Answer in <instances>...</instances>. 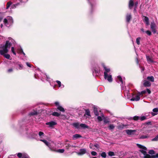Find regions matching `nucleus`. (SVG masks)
<instances>
[{
	"mask_svg": "<svg viewBox=\"0 0 158 158\" xmlns=\"http://www.w3.org/2000/svg\"><path fill=\"white\" fill-rule=\"evenodd\" d=\"M12 45V44L9 41H6L5 44H1L0 45V48L2 50H0V52L2 54H3V52H8V49H9Z\"/></svg>",
	"mask_w": 158,
	"mask_h": 158,
	"instance_id": "obj_1",
	"label": "nucleus"
},
{
	"mask_svg": "<svg viewBox=\"0 0 158 158\" xmlns=\"http://www.w3.org/2000/svg\"><path fill=\"white\" fill-rule=\"evenodd\" d=\"M76 128L79 129L80 127L83 129L89 128V127L85 124L81 123L80 124L79 123H73L72 124Z\"/></svg>",
	"mask_w": 158,
	"mask_h": 158,
	"instance_id": "obj_2",
	"label": "nucleus"
},
{
	"mask_svg": "<svg viewBox=\"0 0 158 158\" xmlns=\"http://www.w3.org/2000/svg\"><path fill=\"white\" fill-rule=\"evenodd\" d=\"M102 65L103 68L104 70H105V71L104 72V78H106L108 75V73H109L110 70V68H107L106 66L104 63H102Z\"/></svg>",
	"mask_w": 158,
	"mask_h": 158,
	"instance_id": "obj_3",
	"label": "nucleus"
},
{
	"mask_svg": "<svg viewBox=\"0 0 158 158\" xmlns=\"http://www.w3.org/2000/svg\"><path fill=\"white\" fill-rule=\"evenodd\" d=\"M40 141L44 142L46 145H47L49 148L50 150L51 151H55L54 150V147H52L51 145V143L47 142L46 140L45 139H41Z\"/></svg>",
	"mask_w": 158,
	"mask_h": 158,
	"instance_id": "obj_4",
	"label": "nucleus"
},
{
	"mask_svg": "<svg viewBox=\"0 0 158 158\" xmlns=\"http://www.w3.org/2000/svg\"><path fill=\"white\" fill-rule=\"evenodd\" d=\"M151 28L152 31L154 34L156 33V25L154 22L151 23Z\"/></svg>",
	"mask_w": 158,
	"mask_h": 158,
	"instance_id": "obj_5",
	"label": "nucleus"
},
{
	"mask_svg": "<svg viewBox=\"0 0 158 158\" xmlns=\"http://www.w3.org/2000/svg\"><path fill=\"white\" fill-rule=\"evenodd\" d=\"M132 18V16L131 13H128L126 15V21L127 23H129Z\"/></svg>",
	"mask_w": 158,
	"mask_h": 158,
	"instance_id": "obj_6",
	"label": "nucleus"
},
{
	"mask_svg": "<svg viewBox=\"0 0 158 158\" xmlns=\"http://www.w3.org/2000/svg\"><path fill=\"white\" fill-rule=\"evenodd\" d=\"M143 85L145 87H148L151 86V83L148 81L144 80Z\"/></svg>",
	"mask_w": 158,
	"mask_h": 158,
	"instance_id": "obj_7",
	"label": "nucleus"
},
{
	"mask_svg": "<svg viewBox=\"0 0 158 158\" xmlns=\"http://www.w3.org/2000/svg\"><path fill=\"white\" fill-rule=\"evenodd\" d=\"M134 0H129L128 3V7L130 9H131L134 6Z\"/></svg>",
	"mask_w": 158,
	"mask_h": 158,
	"instance_id": "obj_8",
	"label": "nucleus"
},
{
	"mask_svg": "<svg viewBox=\"0 0 158 158\" xmlns=\"http://www.w3.org/2000/svg\"><path fill=\"white\" fill-rule=\"evenodd\" d=\"M3 54H2L1 52H0V54L3 56L4 57L7 59L11 60V58L10 59V55L8 54H6L7 52H3Z\"/></svg>",
	"mask_w": 158,
	"mask_h": 158,
	"instance_id": "obj_9",
	"label": "nucleus"
},
{
	"mask_svg": "<svg viewBox=\"0 0 158 158\" xmlns=\"http://www.w3.org/2000/svg\"><path fill=\"white\" fill-rule=\"evenodd\" d=\"M140 95L137 94V95L136 96L135 98L133 97L131 99V101H138L140 100Z\"/></svg>",
	"mask_w": 158,
	"mask_h": 158,
	"instance_id": "obj_10",
	"label": "nucleus"
},
{
	"mask_svg": "<svg viewBox=\"0 0 158 158\" xmlns=\"http://www.w3.org/2000/svg\"><path fill=\"white\" fill-rule=\"evenodd\" d=\"M46 124L47 125H49L50 127H52L56 125L57 123L54 121H51L49 122L46 123Z\"/></svg>",
	"mask_w": 158,
	"mask_h": 158,
	"instance_id": "obj_11",
	"label": "nucleus"
},
{
	"mask_svg": "<svg viewBox=\"0 0 158 158\" xmlns=\"http://www.w3.org/2000/svg\"><path fill=\"white\" fill-rule=\"evenodd\" d=\"M86 153V150L84 148H81L80 149V152L78 153V155H82Z\"/></svg>",
	"mask_w": 158,
	"mask_h": 158,
	"instance_id": "obj_12",
	"label": "nucleus"
},
{
	"mask_svg": "<svg viewBox=\"0 0 158 158\" xmlns=\"http://www.w3.org/2000/svg\"><path fill=\"white\" fill-rule=\"evenodd\" d=\"M136 130H127L126 131L127 133L129 135L133 134V133L135 132Z\"/></svg>",
	"mask_w": 158,
	"mask_h": 158,
	"instance_id": "obj_13",
	"label": "nucleus"
},
{
	"mask_svg": "<svg viewBox=\"0 0 158 158\" xmlns=\"http://www.w3.org/2000/svg\"><path fill=\"white\" fill-rule=\"evenodd\" d=\"M94 9V7L93 5L92 4H90V10L89 11V13L90 14H91L93 13Z\"/></svg>",
	"mask_w": 158,
	"mask_h": 158,
	"instance_id": "obj_14",
	"label": "nucleus"
},
{
	"mask_svg": "<svg viewBox=\"0 0 158 158\" xmlns=\"http://www.w3.org/2000/svg\"><path fill=\"white\" fill-rule=\"evenodd\" d=\"M143 21L147 25H148L149 24V19L148 17L147 16L144 17Z\"/></svg>",
	"mask_w": 158,
	"mask_h": 158,
	"instance_id": "obj_15",
	"label": "nucleus"
},
{
	"mask_svg": "<svg viewBox=\"0 0 158 158\" xmlns=\"http://www.w3.org/2000/svg\"><path fill=\"white\" fill-rule=\"evenodd\" d=\"M54 150L55 151H53V152H60V153H63L64 151V149H59L56 150V149L55 148H54Z\"/></svg>",
	"mask_w": 158,
	"mask_h": 158,
	"instance_id": "obj_16",
	"label": "nucleus"
},
{
	"mask_svg": "<svg viewBox=\"0 0 158 158\" xmlns=\"http://www.w3.org/2000/svg\"><path fill=\"white\" fill-rule=\"evenodd\" d=\"M104 78L106 79H107L109 82H111L112 81V78L111 75L108 76V75H107L106 78Z\"/></svg>",
	"mask_w": 158,
	"mask_h": 158,
	"instance_id": "obj_17",
	"label": "nucleus"
},
{
	"mask_svg": "<svg viewBox=\"0 0 158 158\" xmlns=\"http://www.w3.org/2000/svg\"><path fill=\"white\" fill-rule=\"evenodd\" d=\"M147 79L152 82L154 81V78L153 76H148L147 78Z\"/></svg>",
	"mask_w": 158,
	"mask_h": 158,
	"instance_id": "obj_18",
	"label": "nucleus"
},
{
	"mask_svg": "<svg viewBox=\"0 0 158 158\" xmlns=\"http://www.w3.org/2000/svg\"><path fill=\"white\" fill-rule=\"evenodd\" d=\"M146 58L147 61H148V63H153V61L152 59L149 56H146Z\"/></svg>",
	"mask_w": 158,
	"mask_h": 158,
	"instance_id": "obj_19",
	"label": "nucleus"
},
{
	"mask_svg": "<svg viewBox=\"0 0 158 158\" xmlns=\"http://www.w3.org/2000/svg\"><path fill=\"white\" fill-rule=\"evenodd\" d=\"M156 155L150 156L149 154L147 155L146 156H144V158H156Z\"/></svg>",
	"mask_w": 158,
	"mask_h": 158,
	"instance_id": "obj_20",
	"label": "nucleus"
},
{
	"mask_svg": "<svg viewBox=\"0 0 158 158\" xmlns=\"http://www.w3.org/2000/svg\"><path fill=\"white\" fill-rule=\"evenodd\" d=\"M57 109L60 111H61L62 112H64L65 111L64 109L60 106H58L57 108Z\"/></svg>",
	"mask_w": 158,
	"mask_h": 158,
	"instance_id": "obj_21",
	"label": "nucleus"
},
{
	"mask_svg": "<svg viewBox=\"0 0 158 158\" xmlns=\"http://www.w3.org/2000/svg\"><path fill=\"white\" fill-rule=\"evenodd\" d=\"M52 115L54 116L59 117L60 115V113H59L56 112H54L52 113Z\"/></svg>",
	"mask_w": 158,
	"mask_h": 158,
	"instance_id": "obj_22",
	"label": "nucleus"
},
{
	"mask_svg": "<svg viewBox=\"0 0 158 158\" xmlns=\"http://www.w3.org/2000/svg\"><path fill=\"white\" fill-rule=\"evenodd\" d=\"M38 113L36 111L34 110L33 111L29 113V115H36L38 114Z\"/></svg>",
	"mask_w": 158,
	"mask_h": 158,
	"instance_id": "obj_23",
	"label": "nucleus"
},
{
	"mask_svg": "<svg viewBox=\"0 0 158 158\" xmlns=\"http://www.w3.org/2000/svg\"><path fill=\"white\" fill-rule=\"evenodd\" d=\"M94 114L96 116H98L99 115V114L98 112L97 109V108H96L95 107H94Z\"/></svg>",
	"mask_w": 158,
	"mask_h": 158,
	"instance_id": "obj_24",
	"label": "nucleus"
},
{
	"mask_svg": "<svg viewBox=\"0 0 158 158\" xmlns=\"http://www.w3.org/2000/svg\"><path fill=\"white\" fill-rule=\"evenodd\" d=\"M146 90H143V91H142L141 92H138V94H139V95H140V96H142L143 95L146 94Z\"/></svg>",
	"mask_w": 158,
	"mask_h": 158,
	"instance_id": "obj_25",
	"label": "nucleus"
},
{
	"mask_svg": "<svg viewBox=\"0 0 158 158\" xmlns=\"http://www.w3.org/2000/svg\"><path fill=\"white\" fill-rule=\"evenodd\" d=\"M81 136L79 134H76L75 135H73V138H75L76 139H77L79 138H81Z\"/></svg>",
	"mask_w": 158,
	"mask_h": 158,
	"instance_id": "obj_26",
	"label": "nucleus"
},
{
	"mask_svg": "<svg viewBox=\"0 0 158 158\" xmlns=\"http://www.w3.org/2000/svg\"><path fill=\"white\" fill-rule=\"evenodd\" d=\"M117 79L118 81H120L122 84H123V81L122 78L121 76H118L117 77Z\"/></svg>",
	"mask_w": 158,
	"mask_h": 158,
	"instance_id": "obj_27",
	"label": "nucleus"
},
{
	"mask_svg": "<svg viewBox=\"0 0 158 158\" xmlns=\"http://www.w3.org/2000/svg\"><path fill=\"white\" fill-rule=\"evenodd\" d=\"M137 145L139 148L143 149L145 150H146L147 149V148L146 147L140 144H137Z\"/></svg>",
	"mask_w": 158,
	"mask_h": 158,
	"instance_id": "obj_28",
	"label": "nucleus"
},
{
	"mask_svg": "<svg viewBox=\"0 0 158 158\" xmlns=\"http://www.w3.org/2000/svg\"><path fill=\"white\" fill-rule=\"evenodd\" d=\"M12 2L11 1H9L6 4V9H8L10 5L12 4Z\"/></svg>",
	"mask_w": 158,
	"mask_h": 158,
	"instance_id": "obj_29",
	"label": "nucleus"
},
{
	"mask_svg": "<svg viewBox=\"0 0 158 158\" xmlns=\"http://www.w3.org/2000/svg\"><path fill=\"white\" fill-rule=\"evenodd\" d=\"M103 122L105 124H106L109 122L108 119L105 117L103 118Z\"/></svg>",
	"mask_w": 158,
	"mask_h": 158,
	"instance_id": "obj_30",
	"label": "nucleus"
},
{
	"mask_svg": "<svg viewBox=\"0 0 158 158\" xmlns=\"http://www.w3.org/2000/svg\"><path fill=\"white\" fill-rule=\"evenodd\" d=\"M139 118H140L138 116H135L132 119L134 120L135 121H137L139 119Z\"/></svg>",
	"mask_w": 158,
	"mask_h": 158,
	"instance_id": "obj_31",
	"label": "nucleus"
},
{
	"mask_svg": "<svg viewBox=\"0 0 158 158\" xmlns=\"http://www.w3.org/2000/svg\"><path fill=\"white\" fill-rule=\"evenodd\" d=\"M140 39H141V38L140 37H138L136 38V43H137V44L138 45L140 44Z\"/></svg>",
	"mask_w": 158,
	"mask_h": 158,
	"instance_id": "obj_32",
	"label": "nucleus"
},
{
	"mask_svg": "<svg viewBox=\"0 0 158 158\" xmlns=\"http://www.w3.org/2000/svg\"><path fill=\"white\" fill-rule=\"evenodd\" d=\"M85 114L88 116H90V112L89 109H86L85 110Z\"/></svg>",
	"mask_w": 158,
	"mask_h": 158,
	"instance_id": "obj_33",
	"label": "nucleus"
},
{
	"mask_svg": "<svg viewBox=\"0 0 158 158\" xmlns=\"http://www.w3.org/2000/svg\"><path fill=\"white\" fill-rule=\"evenodd\" d=\"M147 119V117L146 116H144L141 117L140 118H139V119H140V120L141 121H143V120H144L145 119Z\"/></svg>",
	"mask_w": 158,
	"mask_h": 158,
	"instance_id": "obj_34",
	"label": "nucleus"
},
{
	"mask_svg": "<svg viewBox=\"0 0 158 158\" xmlns=\"http://www.w3.org/2000/svg\"><path fill=\"white\" fill-rule=\"evenodd\" d=\"M65 145H66V148L67 149H69V148L70 147H73L74 146H71L70 144H68V143H66L65 144Z\"/></svg>",
	"mask_w": 158,
	"mask_h": 158,
	"instance_id": "obj_35",
	"label": "nucleus"
},
{
	"mask_svg": "<svg viewBox=\"0 0 158 158\" xmlns=\"http://www.w3.org/2000/svg\"><path fill=\"white\" fill-rule=\"evenodd\" d=\"M114 126L113 124H110L108 127V128L110 130L113 129L114 128Z\"/></svg>",
	"mask_w": 158,
	"mask_h": 158,
	"instance_id": "obj_36",
	"label": "nucleus"
},
{
	"mask_svg": "<svg viewBox=\"0 0 158 158\" xmlns=\"http://www.w3.org/2000/svg\"><path fill=\"white\" fill-rule=\"evenodd\" d=\"M140 151L145 156H146L147 155H148V154H147L146 151H144L143 150H140Z\"/></svg>",
	"mask_w": 158,
	"mask_h": 158,
	"instance_id": "obj_37",
	"label": "nucleus"
},
{
	"mask_svg": "<svg viewBox=\"0 0 158 158\" xmlns=\"http://www.w3.org/2000/svg\"><path fill=\"white\" fill-rule=\"evenodd\" d=\"M148 153L151 155H153L154 154H155V151L152 150H150L148 152Z\"/></svg>",
	"mask_w": 158,
	"mask_h": 158,
	"instance_id": "obj_38",
	"label": "nucleus"
},
{
	"mask_svg": "<svg viewBox=\"0 0 158 158\" xmlns=\"http://www.w3.org/2000/svg\"><path fill=\"white\" fill-rule=\"evenodd\" d=\"M101 156L103 158H106V153L105 152H102L101 154Z\"/></svg>",
	"mask_w": 158,
	"mask_h": 158,
	"instance_id": "obj_39",
	"label": "nucleus"
},
{
	"mask_svg": "<svg viewBox=\"0 0 158 158\" xmlns=\"http://www.w3.org/2000/svg\"><path fill=\"white\" fill-rule=\"evenodd\" d=\"M108 155L110 156H112L114 155V153L113 152L110 151L108 152Z\"/></svg>",
	"mask_w": 158,
	"mask_h": 158,
	"instance_id": "obj_40",
	"label": "nucleus"
},
{
	"mask_svg": "<svg viewBox=\"0 0 158 158\" xmlns=\"http://www.w3.org/2000/svg\"><path fill=\"white\" fill-rule=\"evenodd\" d=\"M152 141H158V135L156 136L154 138L152 139Z\"/></svg>",
	"mask_w": 158,
	"mask_h": 158,
	"instance_id": "obj_41",
	"label": "nucleus"
},
{
	"mask_svg": "<svg viewBox=\"0 0 158 158\" xmlns=\"http://www.w3.org/2000/svg\"><path fill=\"white\" fill-rule=\"evenodd\" d=\"M23 155L21 153H19L17 154V156L19 158H22Z\"/></svg>",
	"mask_w": 158,
	"mask_h": 158,
	"instance_id": "obj_42",
	"label": "nucleus"
},
{
	"mask_svg": "<svg viewBox=\"0 0 158 158\" xmlns=\"http://www.w3.org/2000/svg\"><path fill=\"white\" fill-rule=\"evenodd\" d=\"M18 65L19 66V69H22L23 68V66L21 64H18Z\"/></svg>",
	"mask_w": 158,
	"mask_h": 158,
	"instance_id": "obj_43",
	"label": "nucleus"
},
{
	"mask_svg": "<svg viewBox=\"0 0 158 158\" xmlns=\"http://www.w3.org/2000/svg\"><path fill=\"white\" fill-rule=\"evenodd\" d=\"M148 137L146 135H143L141 136L140 137V138L142 139H144L147 138H148Z\"/></svg>",
	"mask_w": 158,
	"mask_h": 158,
	"instance_id": "obj_44",
	"label": "nucleus"
},
{
	"mask_svg": "<svg viewBox=\"0 0 158 158\" xmlns=\"http://www.w3.org/2000/svg\"><path fill=\"white\" fill-rule=\"evenodd\" d=\"M11 51L15 55H16V53L14 51V47H12L11 48Z\"/></svg>",
	"mask_w": 158,
	"mask_h": 158,
	"instance_id": "obj_45",
	"label": "nucleus"
},
{
	"mask_svg": "<svg viewBox=\"0 0 158 158\" xmlns=\"http://www.w3.org/2000/svg\"><path fill=\"white\" fill-rule=\"evenodd\" d=\"M19 3H17L16 4H14L13 5H12L11 6V8H16V6H17L19 4Z\"/></svg>",
	"mask_w": 158,
	"mask_h": 158,
	"instance_id": "obj_46",
	"label": "nucleus"
},
{
	"mask_svg": "<svg viewBox=\"0 0 158 158\" xmlns=\"http://www.w3.org/2000/svg\"><path fill=\"white\" fill-rule=\"evenodd\" d=\"M145 32L148 35H152L151 32L149 30L147 31H145Z\"/></svg>",
	"mask_w": 158,
	"mask_h": 158,
	"instance_id": "obj_47",
	"label": "nucleus"
},
{
	"mask_svg": "<svg viewBox=\"0 0 158 158\" xmlns=\"http://www.w3.org/2000/svg\"><path fill=\"white\" fill-rule=\"evenodd\" d=\"M152 111L153 112L157 113L158 112V108H155L153 109Z\"/></svg>",
	"mask_w": 158,
	"mask_h": 158,
	"instance_id": "obj_48",
	"label": "nucleus"
},
{
	"mask_svg": "<svg viewBox=\"0 0 158 158\" xmlns=\"http://www.w3.org/2000/svg\"><path fill=\"white\" fill-rule=\"evenodd\" d=\"M56 82L57 83L58 85V86L59 87H60L61 85V82L58 80L56 81Z\"/></svg>",
	"mask_w": 158,
	"mask_h": 158,
	"instance_id": "obj_49",
	"label": "nucleus"
},
{
	"mask_svg": "<svg viewBox=\"0 0 158 158\" xmlns=\"http://www.w3.org/2000/svg\"><path fill=\"white\" fill-rule=\"evenodd\" d=\"M91 154L94 156H95L97 155V153L95 152L92 151L91 152Z\"/></svg>",
	"mask_w": 158,
	"mask_h": 158,
	"instance_id": "obj_50",
	"label": "nucleus"
},
{
	"mask_svg": "<svg viewBox=\"0 0 158 158\" xmlns=\"http://www.w3.org/2000/svg\"><path fill=\"white\" fill-rule=\"evenodd\" d=\"M18 52L19 53H22V52H23V51L22 48H20L18 50Z\"/></svg>",
	"mask_w": 158,
	"mask_h": 158,
	"instance_id": "obj_51",
	"label": "nucleus"
},
{
	"mask_svg": "<svg viewBox=\"0 0 158 158\" xmlns=\"http://www.w3.org/2000/svg\"><path fill=\"white\" fill-rule=\"evenodd\" d=\"M97 119L98 120V121L99 122L101 121L102 120V118L100 116H98L97 117Z\"/></svg>",
	"mask_w": 158,
	"mask_h": 158,
	"instance_id": "obj_52",
	"label": "nucleus"
},
{
	"mask_svg": "<svg viewBox=\"0 0 158 158\" xmlns=\"http://www.w3.org/2000/svg\"><path fill=\"white\" fill-rule=\"evenodd\" d=\"M138 2L137 1L135 2L134 3V6L135 7V8H137L138 6Z\"/></svg>",
	"mask_w": 158,
	"mask_h": 158,
	"instance_id": "obj_53",
	"label": "nucleus"
},
{
	"mask_svg": "<svg viewBox=\"0 0 158 158\" xmlns=\"http://www.w3.org/2000/svg\"><path fill=\"white\" fill-rule=\"evenodd\" d=\"M94 146L96 148H97L98 149H99V145L98 144L96 143V144H95L94 145Z\"/></svg>",
	"mask_w": 158,
	"mask_h": 158,
	"instance_id": "obj_54",
	"label": "nucleus"
},
{
	"mask_svg": "<svg viewBox=\"0 0 158 158\" xmlns=\"http://www.w3.org/2000/svg\"><path fill=\"white\" fill-rule=\"evenodd\" d=\"M3 22H4V24H6V23H7V22H8V21H7V19H4Z\"/></svg>",
	"mask_w": 158,
	"mask_h": 158,
	"instance_id": "obj_55",
	"label": "nucleus"
},
{
	"mask_svg": "<svg viewBox=\"0 0 158 158\" xmlns=\"http://www.w3.org/2000/svg\"><path fill=\"white\" fill-rule=\"evenodd\" d=\"M13 69L12 68H10L9 69H8L7 71H8V73H10V72H11L13 71Z\"/></svg>",
	"mask_w": 158,
	"mask_h": 158,
	"instance_id": "obj_56",
	"label": "nucleus"
},
{
	"mask_svg": "<svg viewBox=\"0 0 158 158\" xmlns=\"http://www.w3.org/2000/svg\"><path fill=\"white\" fill-rule=\"evenodd\" d=\"M44 134V133L41 131H40L39 133V136H41L43 135Z\"/></svg>",
	"mask_w": 158,
	"mask_h": 158,
	"instance_id": "obj_57",
	"label": "nucleus"
},
{
	"mask_svg": "<svg viewBox=\"0 0 158 158\" xmlns=\"http://www.w3.org/2000/svg\"><path fill=\"white\" fill-rule=\"evenodd\" d=\"M26 64L27 66L29 67H31V66L30 63H29L28 62H26Z\"/></svg>",
	"mask_w": 158,
	"mask_h": 158,
	"instance_id": "obj_58",
	"label": "nucleus"
},
{
	"mask_svg": "<svg viewBox=\"0 0 158 158\" xmlns=\"http://www.w3.org/2000/svg\"><path fill=\"white\" fill-rule=\"evenodd\" d=\"M146 90L148 94H151V91L149 89H147Z\"/></svg>",
	"mask_w": 158,
	"mask_h": 158,
	"instance_id": "obj_59",
	"label": "nucleus"
},
{
	"mask_svg": "<svg viewBox=\"0 0 158 158\" xmlns=\"http://www.w3.org/2000/svg\"><path fill=\"white\" fill-rule=\"evenodd\" d=\"M28 156H27V155H25V154H23V157H22V158H27Z\"/></svg>",
	"mask_w": 158,
	"mask_h": 158,
	"instance_id": "obj_60",
	"label": "nucleus"
},
{
	"mask_svg": "<svg viewBox=\"0 0 158 158\" xmlns=\"http://www.w3.org/2000/svg\"><path fill=\"white\" fill-rule=\"evenodd\" d=\"M151 122H150V121H149V122H146V123H146L147 125H149L151 124Z\"/></svg>",
	"mask_w": 158,
	"mask_h": 158,
	"instance_id": "obj_61",
	"label": "nucleus"
},
{
	"mask_svg": "<svg viewBox=\"0 0 158 158\" xmlns=\"http://www.w3.org/2000/svg\"><path fill=\"white\" fill-rule=\"evenodd\" d=\"M55 105L57 106H59V103L58 102H55Z\"/></svg>",
	"mask_w": 158,
	"mask_h": 158,
	"instance_id": "obj_62",
	"label": "nucleus"
},
{
	"mask_svg": "<svg viewBox=\"0 0 158 158\" xmlns=\"http://www.w3.org/2000/svg\"><path fill=\"white\" fill-rule=\"evenodd\" d=\"M136 62L137 64H139V61L138 58L136 59Z\"/></svg>",
	"mask_w": 158,
	"mask_h": 158,
	"instance_id": "obj_63",
	"label": "nucleus"
},
{
	"mask_svg": "<svg viewBox=\"0 0 158 158\" xmlns=\"http://www.w3.org/2000/svg\"><path fill=\"white\" fill-rule=\"evenodd\" d=\"M156 114H156H155V113H153V112H152V114L153 116H155V115H156V114Z\"/></svg>",
	"mask_w": 158,
	"mask_h": 158,
	"instance_id": "obj_64",
	"label": "nucleus"
}]
</instances>
